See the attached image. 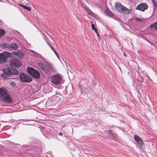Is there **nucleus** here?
I'll list each match as a JSON object with an SVG mask.
<instances>
[{"instance_id": "15", "label": "nucleus", "mask_w": 157, "mask_h": 157, "mask_svg": "<svg viewBox=\"0 0 157 157\" xmlns=\"http://www.w3.org/2000/svg\"><path fill=\"white\" fill-rule=\"evenodd\" d=\"M151 28L152 29L154 28L155 29H157V22L151 25Z\"/></svg>"}, {"instance_id": "18", "label": "nucleus", "mask_w": 157, "mask_h": 157, "mask_svg": "<svg viewBox=\"0 0 157 157\" xmlns=\"http://www.w3.org/2000/svg\"><path fill=\"white\" fill-rule=\"evenodd\" d=\"M47 67L49 71H51L52 69V65L51 64H48Z\"/></svg>"}, {"instance_id": "25", "label": "nucleus", "mask_w": 157, "mask_h": 157, "mask_svg": "<svg viewBox=\"0 0 157 157\" xmlns=\"http://www.w3.org/2000/svg\"><path fill=\"white\" fill-rule=\"evenodd\" d=\"M18 5H19L20 6H21L22 7H23V8H24V6H25V5H22V4H19Z\"/></svg>"}, {"instance_id": "29", "label": "nucleus", "mask_w": 157, "mask_h": 157, "mask_svg": "<svg viewBox=\"0 0 157 157\" xmlns=\"http://www.w3.org/2000/svg\"><path fill=\"white\" fill-rule=\"evenodd\" d=\"M124 56H126V55H125V54H124Z\"/></svg>"}, {"instance_id": "2", "label": "nucleus", "mask_w": 157, "mask_h": 157, "mask_svg": "<svg viewBox=\"0 0 157 157\" xmlns=\"http://www.w3.org/2000/svg\"><path fill=\"white\" fill-rule=\"evenodd\" d=\"M3 73L1 75L2 78H6L10 75H16L18 74V71L15 69L13 68L10 69L7 68L3 70Z\"/></svg>"}, {"instance_id": "6", "label": "nucleus", "mask_w": 157, "mask_h": 157, "mask_svg": "<svg viewBox=\"0 0 157 157\" xmlns=\"http://www.w3.org/2000/svg\"><path fill=\"white\" fill-rule=\"evenodd\" d=\"M10 64L12 67L18 68L22 65L21 61L18 58H13L10 62Z\"/></svg>"}, {"instance_id": "5", "label": "nucleus", "mask_w": 157, "mask_h": 157, "mask_svg": "<svg viewBox=\"0 0 157 157\" xmlns=\"http://www.w3.org/2000/svg\"><path fill=\"white\" fill-rule=\"evenodd\" d=\"M10 56V53L7 51H4L0 53V64L6 63L8 58Z\"/></svg>"}, {"instance_id": "12", "label": "nucleus", "mask_w": 157, "mask_h": 157, "mask_svg": "<svg viewBox=\"0 0 157 157\" xmlns=\"http://www.w3.org/2000/svg\"><path fill=\"white\" fill-rule=\"evenodd\" d=\"M27 71L28 73L30 75H31L33 72H37V71L34 68L29 67H27Z\"/></svg>"}, {"instance_id": "13", "label": "nucleus", "mask_w": 157, "mask_h": 157, "mask_svg": "<svg viewBox=\"0 0 157 157\" xmlns=\"http://www.w3.org/2000/svg\"><path fill=\"white\" fill-rule=\"evenodd\" d=\"M85 9L86 10V12L88 13V14H89V15H90L92 17L95 18L96 16H95L94 13L91 11L87 7H85Z\"/></svg>"}, {"instance_id": "23", "label": "nucleus", "mask_w": 157, "mask_h": 157, "mask_svg": "<svg viewBox=\"0 0 157 157\" xmlns=\"http://www.w3.org/2000/svg\"><path fill=\"white\" fill-rule=\"evenodd\" d=\"M48 44L49 46L50 47V48H51V49L53 51H54V50H55V49L54 48H53V47L52 46V45L51 44H49V43H47Z\"/></svg>"}, {"instance_id": "10", "label": "nucleus", "mask_w": 157, "mask_h": 157, "mask_svg": "<svg viewBox=\"0 0 157 157\" xmlns=\"http://www.w3.org/2000/svg\"><path fill=\"white\" fill-rule=\"evenodd\" d=\"M5 47L9 49H17L18 48V46L15 43L11 44H6Z\"/></svg>"}, {"instance_id": "24", "label": "nucleus", "mask_w": 157, "mask_h": 157, "mask_svg": "<svg viewBox=\"0 0 157 157\" xmlns=\"http://www.w3.org/2000/svg\"><path fill=\"white\" fill-rule=\"evenodd\" d=\"M53 51L54 52L55 54L56 55L57 57L59 59V56L58 54V53H57V52H56L55 50H54V51Z\"/></svg>"}, {"instance_id": "3", "label": "nucleus", "mask_w": 157, "mask_h": 157, "mask_svg": "<svg viewBox=\"0 0 157 157\" xmlns=\"http://www.w3.org/2000/svg\"><path fill=\"white\" fill-rule=\"evenodd\" d=\"M115 7L117 10L119 12L124 13L125 14H128L130 13V10L122 5L119 2L116 3Z\"/></svg>"}, {"instance_id": "26", "label": "nucleus", "mask_w": 157, "mask_h": 157, "mask_svg": "<svg viewBox=\"0 0 157 157\" xmlns=\"http://www.w3.org/2000/svg\"><path fill=\"white\" fill-rule=\"evenodd\" d=\"M96 34H97V35L98 36H99V34H98V31H97V32H95Z\"/></svg>"}, {"instance_id": "22", "label": "nucleus", "mask_w": 157, "mask_h": 157, "mask_svg": "<svg viewBox=\"0 0 157 157\" xmlns=\"http://www.w3.org/2000/svg\"><path fill=\"white\" fill-rule=\"evenodd\" d=\"M135 20L137 21L141 22L143 21V19L140 18H136L135 19Z\"/></svg>"}, {"instance_id": "4", "label": "nucleus", "mask_w": 157, "mask_h": 157, "mask_svg": "<svg viewBox=\"0 0 157 157\" xmlns=\"http://www.w3.org/2000/svg\"><path fill=\"white\" fill-rule=\"evenodd\" d=\"M52 82L55 84L57 85L62 84L64 82L60 76L58 75H55L52 76L51 77Z\"/></svg>"}, {"instance_id": "9", "label": "nucleus", "mask_w": 157, "mask_h": 157, "mask_svg": "<svg viewBox=\"0 0 157 157\" xmlns=\"http://www.w3.org/2000/svg\"><path fill=\"white\" fill-rule=\"evenodd\" d=\"M11 56H10V57H13V56H16L21 59L23 58L24 56V53H22L21 51L18 52H13L10 53Z\"/></svg>"}, {"instance_id": "14", "label": "nucleus", "mask_w": 157, "mask_h": 157, "mask_svg": "<svg viewBox=\"0 0 157 157\" xmlns=\"http://www.w3.org/2000/svg\"><path fill=\"white\" fill-rule=\"evenodd\" d=\"M31 75L34 78H39L40 77V74L37 71V72L36 73L33 72Z\"/></svg>"}, {"instance_id": "28", "label": "nucleus", "mask_w": 157, "mask_h": 157, "mask_svg": "<svg viewBox=\"0 0 157 157\" xmlns=\"http://www.w3.org/2000/svg\"><path fill=\"white\" fill-rule=\"evenodd\" d=\"M108 132L109 134H110L111 132V131H108Z\"/></svg>"}, {"instance_id": "19", "label": "nucleus", "mask_w": 157, "mask_h": 157, "mask_svg": "<svg viewBox=\"0 0 157 157\" xmlns=\"http://www.w3.org/2000/svg\"><path fill=\"white\" fill-rule=\"evenodd\" d=\"M5 33L4 31L2 29H0V37L3 36Z\"/></svg>"}, {"instance_id": "1", "label": "nucleus", "mask_w": 157, "mask_h": 157, "mask_svg": "<svg viewBox=\"0 0 157 157\" xmlns=\"http://www.w3.org/2000/svg\"><path fill=\"white\" fill-rule=\"evenodd\" d=\"M0 98L2 101L10 103L13 102V100L9 95L7 90L4 87L0 88Z\"/></svg>"}, {"instance_id": "16", "label": "nucleus", "mask_w": 157, "mask_h": 157, "mask_svg": "<svg viewBox=\"0 0 157 157\" xmlns=\"http://www.w3.org/2000/svg\"><path fill=\"white\" fill-rule=\"evenodd\" d=\"M106 14L110 16H112L113 15L112 13L109 10H106L105 11Z\"/></svg>"}, {"instance_id": "21", "label": "nucleus", "mask_w": 157, "mask_h": 157, "mask_svg": "<svg viewBox=\"0 0 157 157\" xmlns=\"http://www.w3.org/2000/svg\"><path fill=\"white\" fill-rule=\"evenodd\" d=\"M91 27L92 29L94 30L95 32H97V31H98V29L96 28H95V25L94 24H92Z\"/></svg>"}, {"instance_id": "17", "label": "nucleus", "mask_w": 157, "mask_h": 157, "mask_svg": "<svg viewBox=\"0 0 157 157\" xmlns=\"http://www.w3.org/2000/svg\"><path fill=\"white\" fill-rule=\"evenodd\" d=\"M39 66L40 67V68H41V69L44 71V72H45V69L44 68V67L43 65V64L41 63H40L39 64Z\"/></svg>"}, {"instance_id": "7", "label": "nucleus", "mask_w": 157, "mask_h": 157, "mask_svg": "<svg viewBox=\"0 0 157 157\" xmlns=\"http://www.w3.org/2000/svg\"><path fill=\"white\" fill-rule=\"evenodd\" d=\"M20 79L24 82H29L32 81V79L27 74L23 73H21L20 75Z\"/></svg>"}, {"instance_id": "20", "label": "nucleus", "mask_w": 157, "mask_h": 157, "mask_svg": "<svg viewBox=\"0 0 157 157\" xmlns=\"http://www.w3.org/2000/svg\"><path fill=\"white\" fill-rule=\"evenodd\" d=\"M23 8L24 9L26 10H28V11H31V8L30 7H28V6H26L25 5Z\"/></svg>"}, {"instance_id": "8", "label": "nucleus", "mask_w": 157, "mask_h": 157, "mask_svg": "<svg viewBox=\"0 0 157 157\" xmlns=\"http://www.w3.org/2000/svg\"><path fill=\"white\" fill-rule=\"evenodd\" d=\"M148 7V6L147 4L143 3L138 5L136 7V9L144 12L145 10H147Z\"/></svg>"}, {"instance_id": "11", "label": "nucleus", "mask_w": 157, "mask_h": 157, "mask_svg": "<svg viewBox=\"0 0 157 157\" xmlns=\"http://www.w3.org/2000/svg\"><path fill=\"white\" fill-rule=\"evenodd\" d=\"M134 139L135 141L137 143L138 145L140 146L143 145V141L140 137L137 135H134Z\"/></svg>"}, {"instance_id": "27", "label": "nucleus", "mask_w": 157, "mask_h": 157, "mask_svg": "<svg viewBox=\"0 0 157 157\" xmlns=\"http://www.w3.org/2000/svg\"><path fill=\"white\" fill-rule=\"evenodd\" d=\"M59 135L61 136H63V135H62V133L61 132H59Z\"/></svg>"}]
</instances>
